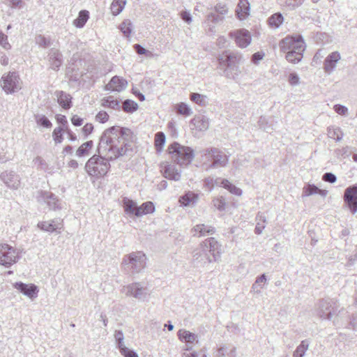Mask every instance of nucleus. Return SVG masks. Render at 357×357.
Here are the masks:
<instances>
[{"label":"nucleus","instance_id":"obj_18","mask_svg":"<svg viewBox=\"0 0 357 357\" xmlns=\"http://www.w3.org/2000/svg\"><path fill=\"white\" fill-rule=\"evenodd\" d=\"M13 287L30 298H35L38 295V287L33 284H25L22 282H17L13 284Z\"/></svg>","mask_w":357,"mask_h":357},{"label":"nucleus","instance_id":"obj_14","mask_svg":"<svg viewBox=\"0 0 357 357\" xmlns=\"http://www.w3.org/2000/svg\"><path fill=\"white\" fill-rule=\"evenodd\" d=\"M2 181L10 188L17 189L20 185V176L13 171H5L0 175Z\"/></svg>","mask_w":357,"mask_h":357},{"label":"nucleus","instance_id":"obj_46","mask_svg":"<svg viewBox=\"0 0 357 357\" xmlns=\"http://www.w3.org/2000/svg\"><path fill=\"white\" fill-rule=\"evenodd\" d=\"M257 220H258L255 229V232L257 234H261L265 228L264 223L266 222V218L261 214H258L257 215Z\"/></svg>","mask_w":357,"mask_h":357},{"label":"nucleus","instance_id":"obj_20","mask_svg":"<svg viewBox=\"0 0 357 357\" xmlns=\"http://www.w3.org/2000/svg\"><path fill=\"white\" fill-rule=\"evenodd\" d=\"M191 231L194 236L203 237L207 235H213L215 232V229L211 225L198 224L192 229Z\"/></svg>","mask_w":357,"mask_h":357},{"label":"nucleus","instance_id":"obj_19","mask_svg":"<svg viewBox=\"0 0 357 357\" xmlns=\"http://www.w3.org/2000/svg\"><path fill=\"white\" fill-rule=\"evenodd\" d=\"M341 56L338 52H333L328 54L324 63V70L325 73L330 75L336 68L337 62L340 60Z\"/></svg>","mask_w":357,"mask_h":357},{"label":"nucleus","instance_id":"obj_24","mask_svg":"<svg viewBox=\"0 0 357 357\" xmlns=\"http://www.w3.org/2000/svg\"><path fill=\"white\" fill-rule=\"evenodd\" d=\"M219 67L220 69L229 68L237 61V56L233 54H227L226 52L218 58Z\"/></svg>","mask_w":357,"mask_h":357},{"label":"nucleus","instance_id":"obj_3","mask_svg":"<svg viewBox=\"0 0 357 357\" xmlns=\"http://www.w3.org/2000/svg\"><path fill=\"white\" fill-rule=\"evenodd\" d=\"M169 153L174 162L181 166L190 164L195 158L194 150L189 147L174 142L168 146Z\"/></svg>","mask_w":357,"mask_h":357},{"label":"nucleus","instance_id":"obj_63","mask_svg":"<svg viewBox=\"0 0 357 357\" xmlns=\"http://www.w3.org/2000/svg\"><path fill=\"white\" fill-rule=\"evenodd\" d=\"M322 179L324 181L334 183L337 180V177L334 174L331 172H326L323 175Z\"/></svg>","mask_w":357,"mask_h":357},{"label":"nucleus","instance_id":"obj_11","mask_svg":"<svg viewBox=\"0 0 357 357\" xmlns=\"http://www.w3.org/2000/svg\"><path fill=\"white\" fill-rule=\"evenodd\" d=\"M37 200L39 203H46L51 210L56 211L61 208V201L50 192H40Z\"/></svg>","mask_w":357,"mask_h":357},{"label":"nucleus","instance_id":"obj_33","mask_svg":"<svg viewBox=\"0 0 357 357\" xmlns=\"http://www.w3.org/2000/svg\"><path fill=\"white\" fill-rule=\"evenodd\" d=\"M126 0H113L110 10L113 15L116 16L119 15L125 8Z\"/></svg>","mask_w":357,"mask_h":357},{"label":"nucleus","instance_id":"obj_44","mask_svg":"<svg viewBox=\"0 0 357 357\" xmlns=\"http://www.w3.org/2000/svg\"><path fill=\"white\" fill-rule=\"evenodd\" d=\"M193 121H195V124L196 125L197 129H199L200 131H205L209 127L208 119L204 116L194 119Z\"/></svg>","mask_w":357,"mask_h":357},{"label":"nucleus","instance_id":"obj_30","mask_svg":"<svg viewBox=\"0 0 357 357\" xmlns=\"http://www.w3.org/2000/svg\"><path fill=\"white\" fill-rule=\"evenodd\" d=\"M155 211V206L153 202H146L139 206V208L136 211V216L139 217L144 215L153 213Z\"/></svg>","mask_w":357,"mask_h":357},{"label":"nucleus","instance_id":"obj_37","mask_svg":"<svg viewBox=\"0 0 357 357\" xmlns=\"http://www.w3.org/2000/svg\"><path fill=\"white\" fill-rule=\"evenodd\" d=\"M220 185L229 190L231 194L237 196L242 195V190L229 182L227 179H222L220 181Z\"/></svg>","mask_w":357,"mask_h":357},{"label":"nucleus","instance_id":"obj_17","mask_svg":"<svg viewBox=\"0 0 357 357\" xmlns=\"http://www.w3.org/2000/svg\"><path fill=\"white\" fill-rule=\"evenodd\" d=\"M128 86V82L122 77L114 76L105 86V89L111 91L121 92Z\"/></svg>","mask_w":357,"mask_h":357},{"label":"nucleus","instance_id":"obj_9","mask_svg":"<svg viewBox=\"0 0 357 357\" xmlns=\"http://www.w3.org/2000/svg\"><path fill=\"white\" fill-rule=\"evenodd\" d=\"M121 291L127 296H132L138 301H144L149 296L148 289L139 282H134L123 287Z\"/></svg>","mask_w":357,"mask_h":357},{"label":"nucleus","instance_id":"obj_13","mask_svg":"<svg viewBox=\"0 0 357 357\" xmlns=\"http://www.w3.org/2000/svg\"><path fill=\"white\" fill-rule=\"evenodd\" d=\"M344 200L350 211L354 214L357 211V185L348 187L344 195Z\"/></svg>","mask_w":357,"mask_h":357},{"label":"nucleus","instance_id":"obj_57","mask_svg":"<svg viewBox=\"0 0 357 357\" xmlns=\"http://www.w3.org/2000/svg\"><path fill=\"white\" fill-rule=\"evenodd\" d=\"M0 45L5 50H9L11 45L8 42V36L0 31Z\"/></svg>","mask_w":357,"mask_h":357},{"label":"nucleus","instance_id":"obj_53","mask_svg":"<svg viewBox=\"0 0 357 357\" xmlns=\"http://www.w3.org/2000/svg\"><path fill=\"white\" fill-rule=\"evenodd\" d=\"M352 149H353L352 147L347 146L342 149H337L335 151V153L337 156H341L344 158L349 157L351 155V153L352 152Z\"/></svg>","mask_w":357,"mask_h":357},{"label":"nucleus","instance_id":"obj_29","mask_svg":"<svg viewBox=\"0 0 357 357\" xmlns=\"http://www.w3.org/2000/svg\"><path fill=\"white\" fill-rule=\"evenodd\" d=\"M241 74L239 66L236 64H232L229 68H225L223 70V75L228 79H236Z\"/></svg>","mask_w":357,"mask_h":357},{"label":"nucleus","instance_id":"obj_39","mask_svg":"<svg viewBox=\"0 0 357 357\" xmlns=\"http://www.w3.org/2000/svg\"><path fill=\"white\" fill-rule=\"evenodd\" d=\"M309 347V341L304 340L301 341V344L296 347L293 354V357H303Z\"/></svg>","mask_w":357,"mask_h":357},{"label":"nucleus","instance_id":"obj_34","mask_svg":"<svg viewBox=\"0 0 357 357\" xmlns=\"http://www.w3.org/2000/svg\"><path fill=\"white\" fill-rule=\"evenodd\" d=\"M266 281L267 278L265 273L258 276L251 287V291L258 294H261V289L263 288V284H264Z\"/></svg>","mask_w":357,"mask_h":357},{"label":"nucleus","instance_id":"obj_8","mask_svg":"<svg viewBox=\"0 0 357 357\" xmlns=\"http://www.w3.org/2000/svg\"><path fill=\"white\" fill-rule=\"evenodd\" d=\"M1 86L6 94L14 93L22 88V82L19 75L15 72L4 74L1 79Z\"/></svg>","mask_w":357,"mask_h":357},{"label":"nucleus","instance_id":"obj_21","mask_svg":"<svg viewBox=\"0 0 357 357\" xmlns=\"http://www.w3.org/2000/svg\"><path fill=\"white\" fill-rule=\"evenodd\" d=\"M161 172L163 176L169 180L177 181L181 178V172L174 165L165 164L162 167Z\"/></svg>","mask_w":357,"mask_h":357},{"label":"nucleus","instance_id":"obj_32","mask_svg":"<svg viewBox=\"0 0 357 357\" xmlns=\"http://www.w3.org/2000/svg\"><path fill=\"white\" fill-rule=\"evenodd\" d=\"M89 18L88 10H82L79 13L78 17L74 20L73 24L77 28H82Z\"/></svg>","mask_w":357,"mask_h":357},{"label":"nucleus","instance_id":"obj_27","mask_svg":"<svg viewBox=\"0 0 357 357\" xmlns=\"http://www.w3.org/2000/svg\"><path fill=\"white\" fill-rule=\"evenodd\" d=\"M197 200L198 195L192 191H188L179 198L180 204L184 206H192L195 205Z\"/></svg>","mask_w":357,"mask_h":357},{"label":"nucleus","instance_id":"obj_50","mask_svg":"<svg viewBox=\"0 0 357 357\" xmlns=\"http://www.w3.org/2000/svg\"><path fill=\"white\" fill-rule=\"evenodd\" d=\"M283 22V17L280 13H275L268 19L269 24L271 26L278 28Z\"/></svg>","mask_w":357,"mask_h":357},{"label":"nucleus","instance_id":"obj_15","mask_svg":"<svg viewBox=\"0 0 357 357\" xmlns=\"http://www.w3.org/2000/svg\"><path fill=\"white\" fill-rule=\"evenodd\" d=\"M178 339L186 344V349L185 350L190 351L192 349V346L190 344L194 342H198V336L194 333H192L186 329L182 328L177 332Z\"/></svg>","mask_w":357,"mask_h":357},{"label":"nucleus","instance_id":"obj_60","mask_svg":"<svg viewBox=\"0 0 357 357\" xmlns=\"http://www.w3.org/2000/svg\"><path fill=\"white\" fill-rule=\"evenodd\" d=\"M289 82L291 86H297L300 84V78L295 73H291L289 75Z\"/></svg>","mask_w":357,"mask_h":357},{"label":"nucleus","instance_id":"obj_25","mask_svg":"<svg viewBox=\"0 0 357 357\" xmlns=\"http://www.w3.org/2000/svg\"><path fill=\"white\" fill-rule=\"evenodd\" d=\"M236 348L222 344L216 351L215 357H236Z\"/></svg>","mask_w":357,"mask_h":357},{"label":"nucleus","instance_id":"obj_36","mask_svg":"<svg viewBox=\"0 0 357 357\" xmlns=\"http://www.w3.org/2000/svg\"><path fill=\"white\" fill-rule=\"evenodd\" d=\"M286 54L285 58L286 59L292 63H298L300 62L303 57V52L293 51V52H282Z\"/></svg>","mask_w":357,"mask_h":357},{"label":"nucleus","instance_id":"obj_6","mask_svg":"<svg viewBox=\"0 0 357 357\" xmlns=\"http://www.w3.org/2000/svg\"><path fill=\"white\" fill-rule=\"evenodd\" d=\"M20 258L17 249L8 243H0V265L10 268L16 264Z\"/></svg>","mask_w":357,"mask_h":357},{"label":"nucleus","instance_id":"obj_12","mask_svg":"<svg viewBox=\"0 0 357 357\" xmlns=\"http://www.w3.org/2000/svg\"><path fill=\"white\" fill-rule=\"evenodd\" d=\"M234 40L238 47L241 48L247 47L251 43L252 37L249 31L245 29H241L229 33Z\"/></svg>","mask_w":357,"mask_h":357},{"label":"nucleus","instance_id":"obj_40","mask_svg":"<svg viewBox=\"0 0 357 357\" xmlns=\"http://www.w3.org/2000/svg\"><path fill=\"white\" fill-rule=\"evenodd\" d=\"M114 338L120 353H124L126 351V349L128 348H127L123 343L124 335L123 332L121 331H116L114 333Z\"/></svg>","mask_w":357,"mask_h":357},{"label":"nucleus","instance_id":"obj_51","mask_svg":"<svg viewBox=\"0 0 357 357\" xmlns=\"http://www.w3.org/2000/svg\"><path fill=\"white\" fill-rule=\"evenodd\" d=\"M35 42L38 45L43 48H47L51 45L50 38H46L41 34L36 36Z\"/></svg>","mask_w":357,"mask_h":357},{"label":"nucleus","instance_id":"obj_64","mask_svg":"<svg viewBox=\"0 0 357 357\" xmlns=\"http://www.w3.org/2000/svg\"><path fill=\"white\" fill-rule=\"evenodd\" d=\"M218 180H219V178L214 180L211 177H208L204 179V184L207 188H208L210 190H211L213 188L215 184L218 185V183H219Z\"/></svg>","mask_w":357,"mask_h":357},{"label":"nucleus","instance_id":"obj_59","mask_svg":"<svg viewBox=\"0 0 357 357\" xmlns=\"http://www.w3.org/2000/svg\"><path fill=\"white\" fill-rule=\"evenodd\" d=\"M264 56H265V53L263 52H255V54H253L252 55L251 61L254 64L257 65V64H259L260 61H261L264 59Z\"/></svg>","mask_w":357,"mask_h":357},{"label":"nucleus","instance_id":"obj_54","mask_svg":"<svg viewBox=\"0 0 357 357\" xmlns=\"http://www.w3.org/2000/svg\"><path fill=\"white\" fill-rule=\"evenodd\" d=\"M62 131L63 128L61 127H57L54 130L52 136L55 143H61L63 140Z\"/></svg>","mask_w":357,"mask_h":357},{"label":"nucleus","instance_id":"obj_43","mask_svg":"<svg viewBox=\"0 0 357 357\" xmlns=\"http://www.w3.org/2000/svg\"><path fill=\"white\" fill-rule=\"evenodd\" d=\"M175 109L178 114L185 116H189L192 114V109L184 102L177 104Z\"/></svg>","mask_w":357,"mask_h":357},{"label":"nucleus","instance_id":"obj_61","mask_svg":"<svg viewBox=\"0 0 357 357\" xmlns=\"http://www.w3.org/2000/svg\"><path fill=\"white\" fill-rule=\"evenodd\" d=\"M215 10L220 15H225L228 13V8L225 4L218 3L215 6Z\"/></svg>","mask_w":357,"mask_h":357},{"label":"nucleus","instance_id":"obj_23","mask_svg":"<svg viewBox=\"0 0 357 357\" xmlns=\"http://www.w3.org/2000/svg\"><path fill=\"white\" fill-rule=\"evenodd\" d=\"M54 96L57 98L58 103L65 109H68L72 106V97L70 94L63 91H56L54 93Z\"/></svg>","mask_w":357,"mask_h":357},{"label":"nucleus","instance_id":"obj_16","mask_svg":"<svg viewBox=\"0 0 357 357\" xmlns=\"http://www.w3.org/2000/svg\"><path fill=\"white\" fill-rule=\"evenodd\" d=\"M50 67L54 70H58L63 63V55L59 50L51 48L47 54Z\"/></svg>","mask_w":357,"mask_h":357},{"label":"nucleus","instance_id":"obj_58","mask_svg":"<svg viewBox=\"0 0 357 357\" xmlns=\"http://www.w3.org/2000/svg\"><path fill=\"white\" fill-rule=\"evenodd\" d=\"M213 205L214 206L220 211H222L225 209V201L222 197L216 198L213 199Z\"/></svg>","mask_w":357,"mask_h":357},{"label":"nucleus","instance_id":"obj_52","mask_svg":"<svg viewBox=\"0 0 357 357\" xmlns=\"http://www.w3.org/2000/svg\"><path fill=\"white\" fill-rule=\"evenodd\" d=\"M35 119L37 124L40 126L46 128H49L52 126V123L45 115L37 114L35 116Z\"/></svg>","mask_w":357,"mask_h":357},{"label":"nucleus","instance_id":"obj_38","mask_svg":"<svg viewBox=\"0 0 357 357\" xmlns=\"http://www.w3.org/2000/svg\"><path fill=\"white\" fill-rule=\"evenodd\" d=\"M102 105L105 107H109L115 110H120L121 109L119 101L114 99L112 96L104 98Z\"/></svg>","mask_w":357,"mask_h":357},{"label":"nucleus","instance_id":"obj_62","mask_svg":"<svg viewBox=\"0 0 357 357\" xmlns=\"http://www.w3.org/2000/svg\"><path fill=\"white\" fill-rule=\"evenodd\" d=\"M33 163L38 168L41 169H45L47 164L45 161L40 156L36 157L33 159Z\"/></svg>","mask_w":357,"mask_h":357},{"label":"nucleus","instance_id":"obj_41","mask_svg":"<svg viewBox=\"0 0 357 357\" xmlns=\"http://www.w3.org/2000/svg\"><path fill=\"white\" fill-rule=\"evenodd\" d=\"M328 135L329 137L334 139L337 142H340L344 136L343 132L338 127L328 128Z\"/></svg>","mask_w":357,"mask_h":357},{"label":"nucleus","instance_id":"obj_35","mask_svg":"<svg viewBox=\"0 0 357 357\" xmlns=\"http://www.w3.org/2000/svg\"><path fill=\"white\" fill-rule=\"evenodd\" d=\"M305 0H278L279 3L289 10H294L301 6Z\"/></svg>","mask_w":357,"mask_h":357},{"label":"nucleus","instance_id":"obj_49","mask_svg":"<svg viewBox=\"0 0 357 357\" xmlns=\"http://www.w3.org/2000/svg\"><path fill=\"white\" fill-rule=\"evenodd\" d=\"M190 100L201 106L206 105V96L204 95L197 93H192L190 94Z\"/></svg>","mask_w":357,"mask_h":357},{"label":"nucleus","instance_id":"obj_26","mask_svg":"<svg viewBox=\"0 0 357 357\" xmlns=\"http://www.w3.org/2000/svg\"><path fill=\"white\" fill-rule=\"evenodd\" d=\"M250 3L248 0H240L236 9L237 17L243 20L249 15Z\"/></svg>","mask_w":357,"mask_h":357},{"label":"nucleus","instance_id":"obj_2","mask_svg":"<svg viewBox=\"0 0 357 357\" xmlns=\"http://www.w3.org/2000/svg\"><path fill=\"white\" fill-rule=\"evenodd\" d=\"M221 252V244L213 237L208 238L193 250V264L197 266H204L217 261L220 257Z\"/></svg>","mask_w":357,"mask_h":357},{"label":"nucleus","instance_id":"obj_7","mask_svg":"<svg viewBox=\"0 0 357 357\" xmlns=\"http://www.w3.org/2000/svg\"><path fill=\"white\" fill-rule=\"evenodd\" d=\"M279 47L281 52H304L305 50V43L303 37L298 36H287L280 40Z\"/></svg>","mask_w":357,"mask_h":357},{"label":"nucleus","instance_id":"obj_1","mask_svg":"<svg viewBox=\"0 0 357 357\" xmlns=\"http://www.w3.org/2000/svg\"><path fill=\"white\" fill-rule=\"evenodd\" d=\"M132 139V132L129 128L115 126L106 129L100 139L98 154L91 157L85 165L88 174L94 177L106 175L109 161L124 155Z\"/></svg>","mask_w":357,"mask_h":357},{"label":"nucleus","instance_id":"obj_55","mask_svg":"<svg viewBox=\"0 0 357 357\" xmlns=\"http://www.w3.org/2000/svg\"><path fill=\"white\" fill-rule=\"evenodd\" d=\"M258 125L260 128L268 132L271 128L268 125V119L265 116H261L258 121Z\"/></svg>","mask_w":357,"mask_h":357},{"label":"nucleus","instance_id":"obj_56","mask_svg":"<svg viewBox=\"0 0 357 357\" xmlns=\"http://www.w3.org/2000/svg\"><path fill=\"white\" fill-rule=\"evenodd\" d=\"M109 119V114L105 111H100L96 116V121L104 123Z\"/></svg>","mask_w":357,"mask_h":357},{"label":"nucleus","instance_id":"obj_47","mask_svg":"<svg viewBox=\"0 0 357 357\" xmlns=\"http://www.w3.org/2000/svg\"><path fill=\"white\" fill-rule=\"evenodd\" d=\"M120 29L126 37H129L132 29V24L130 20H124L120 25Z\"/></svg>","mask_w":357,"mask_h":357},{"label":"nucleus","instance_id":"obj_22","mask_svg":"<svg viewBox=\"0 0 357 357\" xmlns=\"http://www.w3.org/2000/svg\"><path fill=\"white\" fill-rule=\"evenodd\" d=\"M38 227L41 230L52 233L62 228L61 221L59 219L50 221H43L38 223Z\"/></svg>","mask_w":357,"mask_h":357},{"label":"nucleus","instance_id":"obj_31","mask_svg":"<svg viewBox=\"0 0 357 357\" xmlns=\"http://www.w3.org/2000/svg\"><path fill=\"white\" fill-rule=\"evenodd\" d=\"M303 196H310L314 194H319L322 197H326L328 191L326 190H321L314 185H308L303 188Z\"/></svg>","mask_w":357,"mask_h":357},{"label":"nucleus","instance_id":"obj_48","mask_svg":"<svg viewBox=\"0 0 357 357\" xmlns=\"http://www.w3.org/2000/svg\"><path fill=\"white\" fill-rule=\"evenodd\" d=\"M166 137L163 132H158L155 136V146L158 151H160L165 143Z\"/></svg>","mask_w":357,"mask_h":357},{"label":"nucleus","instance_id":"obj_10","mask_svg":"<svg viewBox=\"0 0 357 357\" xmlns=\"http://www.w3.org/2000/svg\"><path fill=\"white\" fill-rule=\"evenodd\" d=\"M206 154L208 155L211 154L213 157V162L208 164L206 170L219 167H223L227 166L228 163V156L218 149L210 148L208 149Z\"/></svg>","mask_w":357,"mask_h":357},{"label":"nucleus","instance_id":"obj_4","mask_svg":"<svg viewBox=\"0 0 357 357\" xmlns=\"http://www.w3.org/2000/svg\"><path fill=\"white\" fill-rule=\"evenodd\" d=\"M146 257L141 251L132 252L123 257L122 266L128 272L137 273L146 266Z\"/></svg>","mask_w":357,"mask_h":357},{"label":"nucleus","instance_id":"obj_5","mask_svg":"<svg viewBox=\"0 0 357 357\" xmlns=\"http://www.w3.org/2000/svg\"><path fill=\"white\" fill-rule=\"evenodd\" d=\"M339 305L337 301L331 298H324L317 304V315L322 319L332 320L333 316H338L341 310H338Z\"/></svg>","mask_w":357,"mask_h":357},{"label":"nucleus","instance_id":"obj_28","mask_svg":"<svg viewBox=\"0 0 357 357\" xmlns=\"http://www.w3.org/2000/svg\"><path fill=\"white\" fill-rule=\"evenodd\" d=\"M123 206L126 214L136 216V211L139 208V206H137L135 202L125 197L123 199Z\"/></svg>","mask_w":357,"mask_h":357},{"label":"nucleus","instance_id":"obj_45","mask_svg":"<svg viewBox=\"0 0 357 357\" xmlns=\"http://www.w3.org/2000/svg\"><path fill=\"white\" fill-rule=\"evenodd\" d=\"M93 143L92 141H87L82 144L77 150L76 155L78 157H82L86 155L89 151L92 148Z\"/></svg>","mask_w":357,"mask_h":357},{"label":"nucleus","instance_id":"obj_42","mask_svg":"<svg viewBox=\"0 0 357 357\" xmlns=\"http://www.w3.org/2000/svg\"><path fill=\"white\" fill-rule=\"evenodd\" d=\"M123 110L127 113H133L138 109V104L132 100L127 99L123 102Z\"/></svg>","mask_w":357,"mask_h":357}]
</instances>
